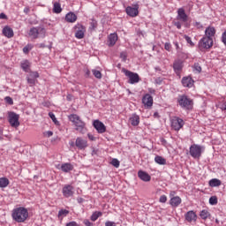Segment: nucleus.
<instances>
[{"label": "nucleus", "mask_w": 226, "mask_h": 226, "mask_svg": "<svg viewBox=\"0 0 226 226\" xmlns=\"http://www.w3.org/2000/svg\"><path fill=\"white\" fill-rule=\"evenodd\" d=\"M0 19H4V20H6V19H8V16H6V14H4V13H1L0 14Z\"/></svg>", "instance_id": "obj_56"}, {"label": "nucleus", "mask_w": 226, "mask_h": 226, "mask_svg": "<svg viewBox=\"0 0 226 226\" xmlns=\"http://www.w3.org/2000/svg\"><path fill=\"white\" fill-rule=\"evenodd\" d=\"M46 33L45 29H30L28 35L30 38L36 40V38H45Z\"/></svg>", "instance_id": "obj_8"}, {"label": "nucleus", "mask_w": 226, "mask_h": 226, "mask_svg": "<svg viewBox=\"0 0 226 226\" xmlns=\"http://www.w3.org/2000/svg\"><path fill=\"white\" fill-rule=\"evenodd\" d=\"M174 25L176 26V27H177V29H181V22L179 21H175Z\"/></svg>", "instance_id": "obj_55"}, {"label": "nucleus", "mask_w": 226, "mask_h": 226, "mask_svg": "<svg viewBox=\"0 0 226 226\" xmlns=\"http://www.w3.org/2000/svg\"><path fill=\"white\" fill-rule=\"evenodd\" d=\"M77 201L79 204H82V202H84V198H78Z\"/></svg>", "instance_id": "obj_60"}, {"label": "nucleus", "mask_w": 226, "mask_h": 226, "mask_svg": "<svg viewBox=\"0 0 226 226\" xmlns=\"http://www.w3.org/2000/svg\"><path fill=\"white\" fill-rule=\"evenodd\" d=\"M142 103L147 109L153 107V96L149 94H145L142 98Z\"/></svg>", "instance_id": "obj_15"}, {"label": "nucleus", "mask_w": 226, "mask_h": 226, "mask_svg": "<svg viewBox=\"0 0 226 226\" xmlns=\"http://www.w3.org/2000/svg\"><path fill=\"white\" fill-rule=\"evenodd\" d=\"M103 214L100 211H95L92 214V215L90 216V220L91 222H96V220H98L100 218V216H102Z\"/></svg>", "instance_id": "obj_28"}, {"label": "nucleus", "mask_w": 226, "mask_h": 226, "mask_svg": "<svg viewBox=\"0 0 226 226\" xmlns=\"http://www.w3.org/2000/svg\"><path fill=\"white\" fill-rule=\"evenodd\" d=\"M205 149L206 147L203 146L192 144L189 148V154L192 156V158H194V160H200L202 153L205 151Z\"/></svg>", "instance_id": "obj_4"}, {"label": "nucleus", "mask_w": 226, "mask_h": 226, "mask_svg": "<svg viewBox=\"0 0 226 226\" xmlns=\"http://www.w3.org/2000/svg\"><path fill=\"white\" fill-rule=\"evenodd\" d=\"M209 204L211 206H216V204H218V198L216 196H211L209 199Z\"/></svg>", "instance_id": "obj_37"}, {"label": "nucleus", "mask_w": 226, "mask_h": 226, "mask_svg": "<svg viewBox=\"0 0 226 226\" xmlns=\"http://www.w3.org/2000/svg\"><path fill=\"white\" fill-rule=\"evenodd\" d=\"M74 29H84V26L80 24H78L74 26Z\"/></svg>", "instance_id": "obj_57"}, {"label": "nucleus", "mask_w": 226, "mask_h": 226, "mask_svg": "<svg viewBox=\"0 0 226 226\" xmlns=\"http://www.w3.org/2000/svg\"><path fill=\"white\" fill-rule=\"evenodd\" d=\"M138 177H139V179H141V181H144L145 183H148V181H151V176H149L147 172L144 170L138 171Z\"/></svg>", "instance_id": "obj_20"}, {"label": "nucleus", "mask_w": 226, "mask_h": 226, "mask_svg": "<svg viewBox=\"0 0 226 226\" xmlns=\"http://www.w3.org/2000/svg\"><path fill=\"white\" fill-rule=\"evenodd\" d=\"M116 41H117V34H110L109 35V41H108V45L109 47H114L116 45Z\"/></svg>", "instance_id": "obj_24"}, {"label": "nucleus", "mask_w": 226, "mask_h": 226, "mask_svg": "<svg viewBox=\"0 0 226 226\" xmlns=\"http://www.w3.org/2000/svg\"><path fill=\"white\" fill-rule=\"evenodd\" d=\"M185 220L189 223H192V222H197V214L193 212V210H190L185 214Z\"/></svg>", "instance_id": "obj_18"}, {"label": "nucleus", "mask_w": 226, "mask_h": 226, "mask_svg": "<svg viewBox=\"0 0 226 226\" xmlns=\"http://www.w3.org/2000/svg\"><path fill=\"white\" fill-rule=\"evenodd\" d=\"M70 215V211L67 209H61L58 211V218H61V216L64 218V216H68Z\"/></svg>", "instance_id": "obj_34"}, {"label": "nucleus", "mask_w": 226, "mask_h": 226, "mask_svg": "<svg viewBox=\"0 0 226 226\" xmlns=\"http://www.w3.org/2000/svg\"><path fill=\"white\" fill-rule=\"evenodd\" d=\"M223 110H226V102H224V108Z\"/></svg>", "instance_id": "obj_64"}, {"label": "nucleus", "mask_w": 226, "mask_h": 226, "mask_svg": "<svg viewBox=\"0 0 226 226\" xmlns=\"http://www.w3.org/2000/svg\"><path fill=\"white\" fill-rule=\"evenodd\" d=\"M194 82L195 81L193 80V79H192V77L190 76L182 78V86L184 87H193Z\"/></svg>", "instance_id": "obj_17"}, {"label": "nucleus", "mask_w": 226, "mask_h": 226, "mask_svg": "<svg viewBox=\"0 0 226 226\" xmlns=\"http://www.w3.org/2000/svg\"><path fill=\"white\" fill-rule=\"evenodd\" d=\"M125 11L129 17H137L139 15V3L133 4L132 6H127Z\"/></svg>", "instance_id": "obj_10"}, {"label": "nucleus", "mask_w": 226, "mask_h": 226, "mask_svg": "<svg viewBox=\"0 0 226 226\" xmlns=\"http://www.w3.org/2000/svg\"><path fill=\"white\" fill-rule=\"evenodd\" d=\"M205 38H213L215 34H216V30L215 29H206L205 30Z\"/></svg>", "instance_id": "obj_30"}, {"label": "nucleus", "mask_w": 226, "mask_h": 226, "mask_svg": "<svg viewBox=\"0 0 226 226\" xmlns=\"http://www.w3.org/2000/svg\"><path fill=\"white\" fill-rule=\"evenodd\" d=\"M154 162H155V163H158V165H166L167 164V160H165V158H163L160 155H156L154 157Z\"/></svg>", "instance_id": "obj_27"}, {"label": "nucleus", "mask_w": 226, "mask_h": 226, "mask_svg": "<svg viewBox=\"0 0 226 226\" xmlns=\"http://www.w3.org/2000/svg\"><path fill=\"white\" fill-rule=\"evenodd\" d=\"M159 202H161L162 204H165V202H167V196L162 195L159 199Z\"/></svg>", "instance_id": "obj_46"}, {"label": "nucleus", "mask_w": 226, "mask_h": 226, "mask_svg": "<svg viewBox=\"0 0 226 226\" xmlns=\"http://www.w3.org/2000/svg\"><path fill=\"white\" fill-rule=\"evenodd\" d=\"M92 73L95 77V79H102V72L100 71L93 70Z\"/></svg>", "instance_id": "obj_41"}, {"label": "nucleus", "mask_w": 226, "mask_h": 226, "mask_svg": "<svg viewBox=\"0 0 226 226\" xmlns=\"http://www.w3.org/2000/svg\"><path fill=\"white\" fill-rule=\"evenodd\" d=\"M209 186H211L212 188H215L216 186H221L222 185V181L220 179L217 178H213L209 181Z\"/></svg>", "instance_id": "obj_26"}, {"label": "nucleus", "mask_w": 226, "mask_h": 226, "mask_svg": "<svg viewBox=\"0 0 226 226\" xmlns=\"http://www.w3.org/2000/svg\"><path fill=\"white\" fill-rule=\"evenodd\" d=\"M75 146L78 149H86V147H87V140L78 137L75 141Z\"/></svg>", "instance_id": "obj_16"}, {"label": "nucleus", "mask_w": 226, "mask_h": 226, "mask_svg": "<svg viewBox=\"0 0 226 226\" xmlns=\"http://www.w3.org/2000/svg\"><path fill=\"white\" fill-rule=\"evenodd\" d=\"M53 11L54 13H61V11H63V9L61 8V4L56 2L54 4Z\"/></svg>", "instance_id": "obj_32"}, {"label": "nucleus", "mask_w": 226, "mask_h": 226, "mask_svg": "<svg viewBox=\"0 0 226 226\" xmlns=\"http://www.w3.org/2000/svg\"><path fill=\"white\" fill-rule=\"evenodd\" d=\"M8 119L12 128H19V126H20V122L19 121V119H20V116L19 114L11 111L8 113Z\"/></svg>", "instance_id": "obj_7"}, {"label": "nucleus", "mask_w": 226, "mask_h": 226, "mask_svg": "<svg viewBox=\"0 0 226 226\" xmlns=\"http://www.w3.org/2000/svg\"><path fill=\"white\" fill-rule=\"evenodd\" d=\"M63 195L64 197H66V198L73 196V186L70 185H65L63 188Z\"/></svg>", "instance_id": "obj_21"}, {"label": "nucleus", "mask_w": 226, "mask_h": 226, "mask_svg": "<svg viewBox=\"0 0 226 226\" xmlns=\"http://www.w3.org/2000/svg\"><path fill=\"white\" fill-rule=\"evenodd\" d=\"M154 117L159 118L160 117V114L158 112H154Z\"/></svg>", "instance_id": "obj_63"}, {"label": "nucleus", "mask_w": 226, "mask_h": 226, "mask_svg": "<svg viewBox=\"0 0 226 226\" xmlns=\"http://www.w3.org/2000/svg\"><path fill=\"white\" fill-rule=\"evenodd\" d=\"M65 20H66V22H71V23L76 22L77 16L73 12H69L65 15Z\"/></svg>", "instance_id": "obj_25"}, {"label": "nucleus", "mask_w": 226, "mask_h": 226, "mask_svg": "<svg viewBox=\"0 0 226 226\" xmlns=\"http://www.w3.org/2000/svg\"><path fill=\"white\" fill-rule=\"evenodd\" d=\"M200 216L202 220H207V218H209L210 214L209 211L204 209L200 212Z\"/></svg>", "instance_id": "obj_33"}, {"label": "nucleus", "mask_w": 226, "mask_h": 226, "mask_svg": "<svg viewBox=\"0 0 226 226\" xmlns=\"http://www.w3.org/2000/svg\"><path fill=\"white\" fill-rule=\"evenodd\" d=\"M122 72L124 73L125 77H128V84H139V82H140V76H139L138 73L124 68L122 70Z\"/></svg>", "instance_id": "obj_6"}, {"label": "nucleus", "mask_w": 226, "mask_h": 226, "mask_svg": "<svg viewBox=\"0 0 226 226\" xmlns=\"http://www.w3.org/2000/svg\"><path fill=\"white\" fill-rule=\"evenodd\" d=\"M3 34L6 38H13L14 33L13 29H3Z\"/></svg>", "instance_id": "obj_29"}, {"label": "nucleus", "mask_w": 226, "mask_h": 226, "mask_svg": "<svg viewBox=\"0 0 226 226\" xmlns=\"http://www.w3.org/2000/svg\"><path fill=\"white\" fill-rule=\"evenodd\" d=\"M21 68L24 72H27L29 70V61L25 60L21 63Z\"/></svg>", "instance_id": "obj_36"}, {"label": "nucleus", "mask_w": 226, "mask_h": 226, "mask_svg": "<svg viewBox=\"0 0 226 226\" xmlns=\"http://www.w3.org/2000/svg\"><path fill=\"white\" fill-rule=\"evenodd\" d=\"M93 124L99 133H105V132H107V127H105V124L100 120H94Z\"/></svg>", "instance_id": "obj_13"}, {"label": "nucleus", "mask_w": 226, "mask_h": 226, "mask_svg": "<svg viewBox=\"0 0 226 226\" xmlns=\"http://www.w3.org/2000/svg\"><path fill=\"white\" fill-rule=\"evenodd\" d=\"M165 50H168V52H170V49H172V46L170 45V42H166L164 44Z\"/></svg>", "instance_id": "obj_47"}, {"label": "nucleus", "mask_w": 226, "mask_h": 226, "mask_svg": "<svg viewBox=\"0 0 226 226\" xmlns=\"http://www.w3.org/2000/svg\"><path fill=\"white\" fill-rule=\"evenodd\" d=\"M193 70L195 72H198V73H200V72H202V67H200V64L199 63H195L193 65Z\"/></svg>", "instance_id": "obj_42"}, {"label": "nucleus", "mask_w": 226, "mask_h": 226, "mask_svg": "<svg viewBox=\"0 0 226 226\" xmlns=\"http://www.w3.org/2000/svg\"><path fill=\"white\" fill-rule=\"evenodd\" d=\"M105 226H116V222H110V221H107L105 222Z\"/></svg>", "instance_id": "obj_52"}, {"label": "nucleus", "mask_w": 226, "mask_h": 226, "mask_svg": "<svg viewBox=\"0 0 226 226\" xmlns=\"http://www.w3.org/2000/svg\"><path fill=\"white\" fill-rule=\"evenodd\" d=\"M83 223H84V225H86V226H93V225H94L93 222H91L88 219H85L84 221H83Z\"/></svg>", "instance_id": "obj_49"}, {"label": "nucleus", "mask_w": 226, "mask_h": 226, "mask_svg": "<svg viewBox=\"0 0 226 226\" xmlns=\"http://www.w3.org/2000/svg\"><path fill=\"white\" fill-rule=\"evenodd\" d=\"M44 135H46L47 137H52L54 135V132H52L51 131H48L44 133Z\"/></svg>", "instance_id": "obj_54"}, {"label": "nucleus", "mask_w": 226, "mask_h": 226, "mask_svg": "<svg viewBox=\"0 0 226 226\" xmlns=\"http://www.w3.org/2000/svg\"><path fill=\"white\" fill-rule=\"evenodd\" d=\"M10 185V180L6 177L0 178V188H6Z\"/></svg>", "instance_id": "obj_31"}, {"label": "nucleus", "mask_w": 226, "mask_h": 226, "mask_svg": "<svg viewBox=\"0 0 226 226\" xmlns=\"http://www.w3.org/2000/svg\"><path fill=\"white\" fill-rule=\"evenodd\" d=\"M173 69L177 75H179L183 70V61L176 60L173 64Z\"/></svg>", "instance_id": "obj_19"}, {"label": "nucleus", "mask_w": 226, "mask_h": 226, "mask_svg": "<svg viewBox=\"0 0 226 226\" xmlns=\"http://www.w3.org/2000/svg\"><path fill=\"white\" fill-rule=\"evenodd\" d=\"M90 27L89 29H96V27H98V23L96 22V20H92L90 22Z\"/></svg>", "instance_id": "obj_44"}, {"label": "nucleus", "mask_w": 226, "mask_h": 226, "mask_svg": "<svg viewBox=\"0 0 226 226\" xmlns=\"http://www.w3.org/2000/svg\"><path fill=\"white\" fill-rule=\"evenodd\" d=\"M56 169L58 170H62V172L68 173V172H72V170H73V165L70 162H64L62 164H57Z\"/></svg>", "instance_id": "obj_12"}, {"label": "nucleus", "mask_w": 226, "mask_h": 226, "mask_svg": "<svg viewBox=\"0 0 226 226\" xmlns=\"http://www.w3.org/2000/svg\"><path fill=\"white\" fill-rule=\"evenodd\" d=\"M182 202V200L179 196H173L170 200V204L172 207H177Z\"/></svg>", "instance_id": "obj_22"}, {"label": "nucleus", "mask_w": 226, "mask_h": 226, "mask_svg": "<svg viewBox=\"0 0 226 226\" xmlns=\"http://www.w3.org/2000/svg\"><path fill=\"white\" fill-rule=\"evenodd\" d=\"M129 120H130L132 126H139V124L140 123V117H139V115H137V114H133L129 118Z\"/></svg>", "instance_id": "obj_23"}, {"label": "nucleus", "mask_w": 226, "mask_h": 226, "mask_svg": "<svg viewBox=\"0 0 226 226\" xmlns=\"http://www.w3.org/2000/svg\"><path fill=\"white\" fill-rule=\"evenodd\" d=\"M177 20H180V22H188V15L185 11V9L179 8L177 10Z\"/></svg>", "instance_id": "obj_14"}, {"label": "nucleus", "mask_w": 226, "mask_h": 226, "mask_svg": "<svg viewBox=\"0 0 226 226\" xmlns=\"http://www.w3.org/2000/svg\"><path fill=\"white\" fill-rule=\"evenodd\" d=\"M65 226H79V223H77V222H75V221H72V222L66 223Z\"/></svg>", "instance_id": "obj_51"}, {"label": "nucleus", "mask_w": 226, "mask_h": 226, "mask_svg": "<svg viewBox=\"0 0 226 226\" xmlns=\"http://www.w3.org/2000/svg\"><path fill=\"white\" fill-rule=\"evenodd\" d=\"M222 41L223 45H225V47H226V30L222 34Z\"/></svg>", "instance_id": "obj_48"}, {"label": "nucleus", "mask_w": 226, "mask_h": 226, "mask_svg": "<svg viewBox=\"0 0 226 226\" xmlns=\"http://www.w3.org/2000/svg\"><path fill=\"white\" fill-rule=\"evenodd\" d=\"M30 11H31V9H29V7H25L24 13H26V15H27V13H29Z\"/></svg>", "instance_id": "obj_59"}, {"label": "nucleus", "mask_w": 226, "mask_h": 226, "mask_svg": "<svg viewBox=\"0 0 226 226\" xmlns=\"http://www.w3.org/2000/svg\"><path fill=\"white\" fill-rule=\"evenodd\" d=\"M40 78V74L38 72H31L29 75L26 77L27 84H29L30 87L36 85V79Z\"/></svg>", "instance_id": "obj_11"}, {"label": "nucleus", "mask_w": 226, "mask_h": 226, "mask_svg": "<svg viewBox=\"0 0 226 226\" xmlns=\"http://www.w3.org/2000/svg\"><path fill=\"white\" fill-rule=\"evenodd\" d=\"M69 121L72 123L75 126L76 132L84 135L87 132V127H86V123L80 119V117L77 114H71L68 116Z\"/></svg>", "instance_id": "obj_2"}, {"label": "nucleus", "mask_w": 226, "mask_h": 226, "mask_svg": "<svg viewBox=\"0 0 226 226\" xmlns=\"http://www.w3.org/2000/svg\"><path fill=\"white\" fill-rule=\"evenodd\" d=\"M183 126H185V121L183 118L175 117L171 119V128L175 130V132H179Z\"/></svg>", "instance_id": "obj_9"}, {"label": "nucleus", "mask_w": 226, "mask_h": 226, "mask_svg": "<svg viewBox=\"0 0 226 226\" xmlns=\"http://www.w3.org/2000/svg\"><path fill=\"white\" fill-rule=\"evenodd\" d=\"M33 50V44H27L23 48V52L24 54H29Z\"/></svg>", "instance_id": "obj_38"}, {"label": "nucleus", "mask_w": 226, "mask_h": 226, "mask_svg": "<svg viewBox=\"0 0 226 226\" xmlns=\"http://www.w3.org/2000/svg\"><path fill=\"white\" fill-rule=\"evenodd\" d=\"M84 36H85L84 30H78L75 33V38H77L78 40H82V38H84Z\"/></svg>", "instance_id": "obj_35"}, {"label": "nucleus", "mask_w": 226, "mask_h": 226, "mask_svg": "<svg viewBox=\"0 0 226 226\" xmlns=\"http://www.w3.org/2000/svg\"><path fill=\"white\" fill-rule=\"evenodd\" d=\"M176 195V191H170V196L174 197Z\"/></svg>", "instance_id": "obj_62"}, {"label": "nucleus", "mask_w": 226, "mask_h": 226, "mask_svg": "<svg viewBox=\"0 0 226 226\" xmlns=\"http://www.w3.org/2000/svg\"><path fill=\"white\" fill-rule=\"evenodd\" d=\"M4 101L6 102V103H8V105H13V99L10 96H6L4 98Z\"/></svg>", "instance_id": "obj_45"}, {"label": "nucleus", "mask_w": 226, "mask_h": 226, "mask_svg": "<svg viewBox=\"0 0 226 226\" xmlns=\"http://www.w3.org/2000/svg\"><path fill=\"white\" fill-rule=\"evenodd\" d=\"M12 220L17 223H24L29 218V212L27 208L24 207H19L12 210L11 213Z\"/></svg>", "instance_id": "obj_1"}, {"label": "nucleus", "mask_w": 226, "mask_h": 226, "mask_svg": "<svg viewBox=\"0 0 226 226\" xmlns=\"http://www.w3.org/2000/svg\"><path fill=\"white\" fill-rule=\"evenodd\" d=\"M87 137H88L89 140H92V141L96 140V137H94L93 134H91V133H88Z\"/></svg>", "instance_id": "obj_53"}, {"label": "nucleus", "mask_w": 226, "mask_h": 226, "mask_svg": "<svg viewBox=\"0 0 226 226\" xmlns=\"http://www.w3.org/2000/svg\"><path fill=\"white\" fill-rule=\"evenodd\" d=\"M184 38L185 40V41H187V43H189V45H191V47H194L195 43H193V41H192V38L188 35H184Z\"/></svg>", "instance_id": "obj_40"}, {"label": "nucleus", "mask_w": 226, "mask_h": 226, "mask_svg": "<svg viewBox=\"0 0 226 226\" xmlns=\"http://www.w3.org/2000/svg\"><path fill=\"white\" fill-rule=\"evenodd\" d=\"M177 102L179 107L185 110H192L193 109V100L186 94L178 95Z\"/></svg>", "instance_id": "obj_3"}, {"label": "nucleus", "mask_w": 226, "mask_h": 226, "mask_svg": "<svg viewBox=\"0 0 226 226\" xmlns=\"http://www.w3.org/2000/svg\"><path fill=\"white\" fill-rule=\"evenodd\" d=\"M148 93H150L151 94H154V93H156V91L153 88H149Z\"/></svg>", "instance_id": "obj_61"}, {"label": "nucleus", "mask_w": 226, "mask_h": 226, "mask_svg": "<svg viewBox=\"0 0 226 226\" xmlns=\"http://www.w3.org/2000/svg\"><path fill=\"white\" fill-rule=\"evenodd\" d=\"M49 116L50 119H52L53 123H55V124H59V121H57V118H56V115H54V113L49 112Z\"/></svg>", "instance_id": "obj_39"}, {"label": "nucleus", "mask_w": 226, "mask_h": 226, "mask_svg": "<svg viewBox=\"0 0 226 226\" xmlns=\"http://www.w3.org/2000/svg\"><path fill=\"white\" fill-rule=\"evenodd\" d=\"M211 47H213V38L203 37L198 43V49L200 52H206V50H209Z\"/></svg>", "instance_id": "obj_5"}, {"label": "nucleus", "mask_w": 226, "mask_h": 226, "mask_svg": "<svg viewBox=\"0 0 226 226\" xmlns=\"http://www.w3.org/2000/svg\"><path fill=\"white\" fill-rule=\"evenodd\" d=\"M37 47L39 49H45V47H47V46L45 45V43H40V44H37Z\"/></svg>", "instance_id": "obj_58"}, {"label": "nucleus", "mask_w": 226, "mask_h": 226, "mask_svg": "<svg viewBox=\"0 0 226 226\" xmlns=\"http://www.w3.org/2000/svg\"><path fill=\"white\" fill-rule=\"evenodd\" d=\"M111 165H113V167H116V169H119V165H120L119 160L112 159Z\"/></svg>", "instance_id": "obj_43"}, {"label": "nucleus", "mask_w": 226, "mask_h": 226, "mask_svg": "<svg viewBox=\"0 0 226 226\" xmlns=\"http://www.w3.org/2000/svg\"><path fill=\"white\" fill-rule=\"evenodd\" d=\"M120 57L123 61H126V58L128 57V56L126 55V52H122L120 53Z\"/></svg>", "instance_id": "obj_50"}]
</instances>
